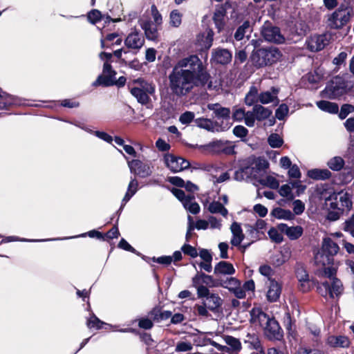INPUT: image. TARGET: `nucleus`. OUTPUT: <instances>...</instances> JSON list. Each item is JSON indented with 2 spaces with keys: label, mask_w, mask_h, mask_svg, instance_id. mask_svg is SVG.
<instances>
[{
  "label": "nucleus",
  "mask_w": 354,
  "mask_h": 354,
  "mask_svg": "<svg viewBox=\"0 0 354 354\" xmlns=\"http://www.w3.org/2000/svg\"><path fill=\"white\" fill-rule=\"evenodd\" d=\"M169 88L177 96H185L194 87H212L211 76L197 55L179 60L168 77Z\"/></svg>",
  "instance_id": "f257e3e1"
},
{
  "label": "nucleus",
  "mask_w": 354,
  "mask_h": 354,
  "mask_svg": "<svg viewBox=\"0 0 354 354\" xmlns=\"http://www.w3.org/2000/svg\"><path fill=\"white\" fill-rule=\"evenodd\" d=\"M281 56V52L276 47L259 48L253 50L250 60L253 66L261 68L277 63Z\"/></svg>",
  "instance_id": "f03ea898"
},
{
  "label": "nucleus",
  "mask_w": 354,
  "mask_h": 354,
  "mask_svg": "<svg viewBox=\"0 0 354 354\" xmlns=\"http://www.w3.org/2000/svg\"><path fill=\"white\" fill-rule=\"evenodd\" d=\"M353 15V8L342 3L334 12L326 15V26L330 30H341L347 25Z\"/></svg>",
  "instance_id": "7ed1b4c3"
},
{
  "label": "nucleus",
  "mask_w": 354,
  "mask_h": 354,
  "mask_svg": "<svg viewBox=\"0 0 354 354\" xmlns=\"http://www.w3.org/2000/svg\"><path fill=\"white\" fill-rule=\"evenodd\" d=\"M133 84L136 86H131L129 84L128 85L131 94L142 105L149 104L151 102L150 95L155 93V85L142 77L133 80Z\"/></svg>",
  "instance_id": "20e7f679"
},
{
  "label": "nucleus",
  "mask_w": 354,
  "mask_h": 354,
  "mask_svg": "<svg viewBox=\"0 0 354 354\" xmlns=\"http://www.w3.org/2000/svg\"><path fill=\"white\" fill-rule=\"evenodd\" d=\"M229 140H215L203 145H189L192 149H199L207 151L212 155H220L221 153L230 156L236 153L234 145H231Z\"/></svg>",
  "instance_id": "39448f33"
},
{
  "label": "nucleus",
  "mask_w": 354,
  "mask_h": 354,
  "mask_svg": "<svg viewBox=\"0 0 354 354\" xmlns=\"http://www.w3.org/2000/svg\"><path fill=\"white\" fill-rule=\"evenodd\" d=\"M339 248L338 245L330 238L326 237L323 239L321 252L315 255L317 263L323 266L333 265L334 256L337 254Z\"/></svg>",
  "instance_id": "423d86ee"
},
{
  "label": "nucleus",
  "mask_w": 354,
  "mask_h": 354,
  "mask_svg": "<svg viewBox=\"0 0 354 354\" xmlns=\"http://www.w3.org/2000/svg\"><path fill=\"white\" fill-rule=\"evenodd\" d=\"M207 108L213 111L214 118L218 120L214 121L216 131H225L228 130L232 125L230 122V109L229 108L223 107L220 104H209Z\"/></svg>",
  "instance_id": "0eeeda50"
},
{
  "label": "nucleus",
  "mask_w": 354,
  "mask_h": 354,
  "mask_svg": "<svg viewBox=\"0 0 354 354\" xmlns=\"http://www.w3.org/2000/svg\"><path fill=\"white\" fill-rule=\"evenodd\" d=\"M263 327V334L268 340L275 342L283 339V330L273 316L266 319Z\"/></svg>",
  "instance_id": "6e6552de"
},
{
  "label": "nucleus",
  "mask_w": 354,
  "mask_h": 354,
  "mask_svg": "<svg viewBox=\"0 0 354 354\" xmlns=\"http://www.w3.org/2000/svg\"><path fill=\"white\" fill-rule=\"evenodd\" d=\"M261 33L263 39L274 44H283L285 37L281 33L279 27L273 26L271 22L266 21L263 25Z\"/></svg>",
  "instance_id": "1a4fd4ad"
},
{
  "label": "nucleus",
  "mask_w": 354,
  "mask_h": 354,
  "mask_svg": "<svg viewBox=\"0 0 354 354\" xmlns=\"http://www.w3.org/2000/svg\"><path fill=\"white\" fill-rule=\"evenodd\" d=\"M330 99H335L346 93V83L339 77L335 78L330 85H327L322 91Z\"/></svg>",
  "instance_id": "9d476101"
},
{
  "label": "nucleus",
  "mask_w": 354,
  "mask_h": 354,
  "mask_svg": "<svg viewBox=\"0 0 354 354\" xmlns=\"http://www.w3.org/2000/svg\"><path fill=\"white\" fill-rule=\"evenodd\" d=\"M221 284L220 287L228 289L237 299H244L246 297L244 290L241 288V281L235 277H227L225 279L221 278Z\"/></svg>",
  "instance_id": "9b49d317"
},
{
  "label": "nucleus",
  "mask_w": 354,
  "mask_h": 354,
  "mask_svg": "<svg viewBox=\"0 0 354 354\" xmlns=\"http://www.w3.org/2000/svg\"><path fill=\"white\" fill-rule=\"evenodd\" d=\"M232 59V53L227 48H216L212 49L210 62L212 64L225 66Z\"/></svg>",
  "instance_id": "f8f14e48"
},
{
  "label": "nucleus",
  "mask_w": 354,
  "mask_h": 354,
  "mask_svg": "<svg viewBox=\"0 0 354 354\" xmlns=\"http://www.w3.org/2000/svg\"><path fill=\"white\" fill-rule=\"evenodd\" d=\"M307 48L311 52H318L323 50L328 44V40L325 34L311 36L306 41Z\"/></svg>",
  "instance_id": "ddd939ff"
},
{
  "label": "nucleus",
  "mask_w": 354,
  "mask_h": 354,
  "mask_svg": "<svg viewBox=\"0 0 354 354\" xmlns=\"http://www.w3.org/2000/svg\"><path fill=\"white\" fill-rule=\"evenodd\" d=\"M226 4L227 2L224 5L217 6L212 17V20L218 33L224 30L226 24L225 20V17L227 14Z\"/></svg>",
  "instance_id": "4468645a"
},
{
  "label": "nucleus",
  "mask_w": 354,
  "mask_h": 354,
  "mask_svg": "<svg viewBox=\"0 0 354 354\" xmlns=\"http://www.w3.org/2000/svg\"><path fill=\"white\" fill-rule=\"evenodd\" d=\"M131 172L134 173L142 178L151 175V170L147 164L144 163L138 159L132 160L129 162Z\"/></svg>",
  "instance_id": "2eb2a0df"
},
{
  "label": "nucleus",
  "mask_w": 354,
  "mask_h": 354,
  "mask_svg": "<svg viewBox=\"0 0 354 354\" xmlns=\"http://www.w3.org/2000/svg\"><path fill=\"white\" fill-rule=\"evenodd\" d=\"M278 230L284 233L290 240H297L300 238L304 232V229L300 225L289 227L286 223H279Z\"/></svg>",
  "instance_id": "dca6fc26"
},
{
  "label": "nucleus",
  "mask_w": 354,
  "mask_h": 354,
  "mask_svg": "<svg viewBox=\"0 0 354 354\" xmlns=\"http://www.w3.org/2000/svg\"><path fill=\"white\" fill-rule=\"evenodd\" d=\"M203 302L206 304L209 310L214 313L222 312L223 300L217 293L211 294Z\"/></svg>",
  "instance_id": "f3484780"
},
{
  "label": "nucleus",
  "mask_w": 354,
  "mask_h": 354,
  "mask_svg": "<svg viewBox=\"0 0 354 354\" xmlns=\"http://www.w3.org/2000/svg\"><path fill=\"white\" fill-rule=\"evenodd\" d=\"M270 285L267 291L266 297L269 302H276L281 294L282 286L274 279H269Z\"/></svg>",
  "instance_id": "a211bd4d"
},
{
  "label": "nucleus",
  "mask_w": 354,
  "mask_h": 354,
  "mask_svg": "<svg viewBox=\"0 0 354 354\" xmlns=\"http://www.w3.org/2000/svg\"><path fill=\"white\" fill-rule=\"evenodd\" d=\"M193 342L194 344H195L197 346H205L207 345H211L221 352H225L229 351L228 347L219 344L218 343L211 339L210 338H207L203 334L196 335L193 339Z\"/></svg>",
  "instance_id": "6ab92c4d"
},
{
  "label": "nucleus",
  "mask_w": 354,
  "mask_h": 354,
  "mask_svg": "<svg viewBox=\"0 0 354 354\" xmlns=\"http://www.w3.org/2000/svg\"><path fill=\"white\" fill-rule=\"evenodd\" d=\"M116 73V71L111 66V63L104 62L102 73L97 77L96 80L93 83V86H104V79H101L100 77L106 78L110 77V78L112 79L113 77H114V76H115Z\"/></svg>",
  "instance_id": "aec40b11"
},
{
  "label": "nucleus",
  "mask_w": 354,
  "mask_h": 354,
  "mask_svg": "<svg viewBox=\"0 0 354 354\" xmlns=\"http://www.w3.org/2000/svg\"><path fill=\"white\" fill-rule=\"evenodd\" d=\"M141 28L145 31L146 38L151 41H158L159 33L156 26H153V23L150 20L141 21L140 23Z\"/></svg>",
  "instance_id": "412c9836"
},
{
  "label": "nucleus",
  "mask_w": 354,
  "mask_h": 354,
  "mask_svg": "<svg viewBox=\"0 0 354 354\" xmlns=\"http://www.w3.org/2000/svg\"><path fill=\"white\" fill-rule=\"evenodd\" d=\"M145 39L138 32H133L127 37L124 40L125 45L133 49H140L144 44Z\"/></svg>",
  "instance_id": "4be33fe9"
},
{
  "label": "nucleus",
  "mask_w": 354,
  "mask_h": 354,
  "mask_svg": "<svg viewBox=\"0 0 354 354\" xmlns=\"http://www.w3.org/2000/svg\"><path fill=\"white\" fill-rule=\"evenodd\" d=\"M148 316L150 317L155 322H160L167 320L171 317V311L162 310V307L156 306L149 313Z\"/></svg>",
  "instance_id": "5701e85b"
},
{
  "label": "nucleus",
  "mask_w": 354,
  "mask_h": 354,
  "mask_svg": "<svg viewBox=\"0 0 354 354\" xmlns=\"http://www.w3.org/2000/svg\"><path fill=\"white\" fill-rule=\"evenodd\" d=\"M290 256L291 252L290 250L284 248L270 257L271 263L276 268L280 267L290 259Z\"/></svg>",
  "instance_id": "b1692460"
},
{
  "label": "nucleus",
  "mask_w": 354,
  "mask_h": 354,
  "mask_svg": "<svg viewBox=\"0 0 354 354\" xmlns=\"http://www.w3.org/2000/svg\"><path fill=\"white\" fill-rule=\"evenodd\" d=\"M250 323L259 322L261 326H263L264 322L270 317L266 313H265L260 307H254L250 311Z\"/></svg>",
  "instance_id": "393cba45"
},
{
  "label": "nucleus",
  "mask_w": 354,
  "mask_h": 354,
  "mask_svg": "<svg viewBox=\"0 0 354 354\" xmlns=\"http://www.w3.org/2000/svg\"><path fill=\"white\" fill-rule=\"evenodd\" d=\"M244 343L248 345V348L250 350H254L257 352L263 353V348L261 346L259 336L255 333H248Z\"/></svg>",
  "instance_id": "a878e982"
},
{
  "label": "nucleus",
  "mask_w": 354,
  "mask_h": 354,
  "mask_svg": "<svg viewBox=\"0 0 354 354\" xmlns=\"http://www.w3.org/2000/svg\"><path fill=\"white\" fill-rule=\"evenodd\" d=\"M236 272L233 265L225 261L218 262L214 267V273L216 276L220 277V274L231 275Z\"/></svg>",
  "instance_id": "bb28decb"
},
{
  "label": "nucleus",
  "mask_w": 354,
  "mask_h": 354,
  "mask_svg": "<svg viewBox=\"0 0 354 354\" xmlns=\"http://www.w3.org/2000/svg\"><path fill=\"white\" fill-rule=\"evenodd\" d=\"M17 104V99L15 96L10 94H6L0 100V111H10L13 106ZM6 115H8V113L6 112H0V117H3Z\"/></svg>",
  "instance_id": "cd10ccee"
},
{
  "label": "nucleus",
  "mask_w": 354,
  "mask_h": 354,
  "mask_svg": "<svg viewBox=\"0 0 354 354\" xmlns=\"http://www.w3.org/2000/svg\"><path fill=\"white\" fill-rule=\"evenodd\" d=\"M179 158V156L170 153L165 156V164L173 173H178L183 170V167H182V165L180 163V161L178 160Z\"/></svg>",
  "instance_id": "c85d7f7f"
},
{
  "label": "nucleus",
  "mask_w": 354,
  "mask_h": 354,
  "mask_svg": "<svg viewBox=\"0 0 354 354\" xmlns=\"http://www.w3.org/2000/svg\"><path fill=\"white\" fill-rule=\"evenodd\" d=\"M307 176L315 180H325L331 178L332 173L327 169H312L308 171Z\"/></svg>",
  "instance_id": "c756f323"
},
{
  "label": "nucleus",
  "mask_w": 354,
  "mask_h": 354,
  "mask_svg": "<svg viewBox=\"0 0 354 354\" xmlns=\"http://www.w3.org/2000/svg\"><path fill=\"white\" fill-rule=\"evenodd\" d=\"M231 232L233 235V238L231 240V243L234 246H238L243 241L245 235L243 233V230L240 223L237 222H233L231 225Z\"/></svg>",
  "instance_id": "7c9ffc66"
},
{
  "label": "nucleus",
  "mask_w": 354,
  "mask_h": 354,
  "mask_svg": "<svg viewBox=\"0 0 354 354\" xmlns=\"http://www.w3.org/2000/svg\"><path fill=\"white\" fill-rule=\"evenodd\" d=\"M328 344L334 348H348L350 346L349 339L344 335H331L329 336L327 340Z\"/></svg>",
  "instance_id": "2f4dec72"
},
{
  "label": "nucleus",
  "mask_w": 354,
  "mask_h": 354,
  "mask_svg": "<svg viewBox=\"0 0 354 354\" xmlns=\"http://www.w3.org/2000/svg\"><path fill=\"white\" fill-rule=\"evenodd\" d=\"M279 89L274 86L271 87V92L265 91L261 92L259 95V101L263 104H268L270 102L277 100V104L279 103V100L277 98V95L278 94Z\"/></svg>",
  "instance_id": "473e14b6"
},
{
  "label": "nucleus",
  "mask_w": 354,
  "mask_h": 354,
  "mask_svg": "<svg viewBox=\"0 0 354 354\" xmlns=\"http://www.w3.org/2000/svg\"><path fill=\"white\" fill-rule=\"evenodd\" d=\"M138 183L136 178L132 179L128 186V190L126 192L120 205V210H123L126 203L136 193L138 190Z\"/></svg>",
  "instance_id": "72a5a7b5"
},
{
  "label": "nucleus",
  "mask_w": 354,
  "mask_h": 354,
  "mask_svg": "<svg viewBox=\"0 0 354 354\" xmlns=\"http://www.w3.org/2000/svg\"><path fill=\"white\" fill-rule=\"evenodd\" d=\"M224 340L227 344L226 346L229 348V351L225 353L232 351V353H237L241 350V343L239 339L231 335H225Z\"/></svg>",
  "instance_id": "f704fd0d"
},
{
  "label": "nucleus",
  "mask_w": 354,
  "mask_h": 354,
  "mask_svg": "<svg viewBox=\"0 0 354 354\" xmlns=\"http://www.w3.org/2000/svg\"><path fill=\"white\" fill-rule=\"evenodd\" d=\"M317 106L322 111L329 113L336 114L339 112V106L335 102H331L326 100H320L317 102Z\"/></svg>",
  "instance_id": "c9c22d12"
},
{
  "label": "nucleus",
  "mask_w": 354,
  "mask_h": 354,
  "mask_svg": "<svg viewBox=\"0 0 354 354\" xmlns=\"http://www.w3.org/2000/svg\"><path fill=\"white\" fill-rule=\"evenodd\" d=\"M270 214L278 219L291 221L295 218V214L290 209H285L281 207L274 208Z\"/></svg>",
  "instance_id": "e433bc0d"
},
{
  "label": "nucleus",
  "mask_w": 354,
  "mask_h": 354,
  "mask_svg": "<svg viewBox=\"0 0 354 354\" xmlns=\"http://www.w3.org/2000/svg\"><path fill=\"white\" fill-rule=\"evenodd\" d=\"M253 110L256 114V119L258 121H263L269 118L272 113L270 109L261 104H254Z\"/></svg>",
  "instance_id": "4c0bfd02"
},
{
  "label": "nucleus",
  "mask_w": 354,
  "mask_h": 354,
  "mask_svg": "<svg viewBox=\"0 0 354 354\" xmlns=\"http://www.w3.org/2000/svg\"><path fill=\"white\" fill-rule=\"evenodd\" d=\"M194 122L199 128L204 129L211 132H214L216 131L214 121L212 120L211 119L198 118L195 119Z\"/></svg>",
  "instance_id": "58836bf2"
},
{
  "label": "nucleus",
  "mask_w": 354,
  "mask_h": 354,
  "mask_svg": "<svg viewBox=\"0 0 354 354\" xmlns=\"http://www.w3.org/2000/svg\"><path fill=\"white\" fill-rule=\"evenodd\" d=\"M86 326L89 328H95L97 330L107 328L110 325L100 320L94 313L86 322Z\"/></svg>",
  "instance_id": "ea45409f"
},
{
  "label": "nucleus",
  "mask_w": 354,
  "mask_h": 354,
  "mask_svg": "<svg viewBox=\"0 0 354 354\" xmlns=\"http://www.w3.org/2000/svg\"><path fill=\"white\" fill-rule=\"evenodd\" d=\"M329 287L332 295L339 298L344 292V286L342 282L337 277H334L331 283H329Z\"/></svg>",
  "instance_id": "a19ab883"
},
{
  "label": "nucleus",
  "mask_w": 354,
  "mask_h": 354,
  "mask_svg": "<svg viewBox=\"0 0 354 354\" xmlns=\"http://www.w3.org/2000/svg\"><path fill=\"white\" fill-rule=\"evenodd\" d=\"M207 209L212 214H221L224 217L227 216L228 214V211L224 207V205L219 201H213L210 203Z\"/></svg>",
  "instance_id": "79ce46f5"
},
{
  "label": "nucleus",
  "mask_w": 354,
  "mask_h": 354,
  "mask_svg": "<svg viewBox=\"0 0 354 354\" xmlns=\"http://www.w3.org/2000/svg\"><path fill=\"white\" fill-rule=\"evenodd\" d=\"M316 288H317V292L322 297H323L324 298H327L328 297L330 299H334V296L332 295V293L330 292L328 281H326L322 283H319L317 281Z\"/></svg>",
  "instance_id": "37998d69"
},
{
  "label": "nucleus",
  "mask_w": 354,
  "mask_h": 354,
  "mask_svg": "<svg viewBox=\"0 0 354 354\" xmlns=\"http://www.w3.org/2000/svg\"><path fill=\"white\" fill-rule=\"evenodd\" d=\"M259 101L258 89L256 86H252L245 97V103L248 106H252Z\"/></svg>",
  "instance_id": "c03bdc74"
},
{
  "label": "nucleus",
  "mask_w": 354,
  "mask_h": 354,
  "mask_svg": "<svg viewBox=\"0 0 354 354\" xmlns=\"http://www.w3.org/2000/svg\"><path fill=\"white\" fill-rule=\"evenodd\" d=\"M252 29L250 28V22L248 20L245 21L242 25L238 27L235 33H234V39L236 41L242 40L245 35L247 32H251Z\"/></svg>",
  "instance_id": "a18cd8bd"
},
{
  "label": "nucleus",
  "mask_w": 354,
  "mask_h": 354,
  "mask_svg": "<svg viewBox=\"0 0 354 354\" xmlns=\"http://www.w3.org/2000/svg\"><path fill=\"white\" fill-rule=\"evenodd\" d=\"M170 191L174 194V196L182 203L183 205L186 201L189 202V200L195 199V197L194 195H192V194L186 195L185 192L183 189L172 187L170 189Z\"/></svg>",
  "instance_id": "49530a36"
},
{
  "label": "nucleus",
  "mask_w": 354,
  "mask_h": 354,
  "mask_svg": "<svg viewBox=\"0 0 354 354\" xmlns=\"http://www.w3.org/2000/svg\"><path fill=\"white\" fill-rule=\"evenodd\" d=\"M201 277L203 278V283L206 285V286L214 288V287H220L221 277L216 276L214 278L211 275L206 274L204 272H201Z\"/></svg>",
  "instance_id": "de8ad7c7"
},
{
  "label": "nucleus",
  "mask_w": 354,
  "mask_h": 354,
  "mask_svg": "<svg viewBox=\"0 0 354 354\" xmlns=\"http://www.w3.org/2000/svg\"><path fill=\"white\" fill-rule=\"evenodd\" d=\"M345 162L340 156H335L330 159L327 162V166L333 171H339L344 166Z\"/></svg>",
  "instance_id": "09e8293b"
},
{
  "label": "nucleus",
  "mask_w": 354,
  "mask_h": 354,
  "mask_svg": "<svg viewBox=\"0 0 354 354\" xmlns=\"http://www.w3.org/2000/svg\"><path fill=\"white\" fill-rule=\"evenodd\" d=\"M128 331L133 333V334L138 335L140 340L143 342L146 345L151 346L152 342H153L151 335L147 332H140V330L136 328H128Z\"/></svg>",
  "instance_id": "8fccbe9b"
},
{
  "label": "nucleus",
  "mask_w": 354,
  "mask_h": 354,
  "mask_svg": "<svg viewBox=\"0 0 354 354\" xmlns=\"http://www.w3.org/2000/svg\"><path fill=\"white\" fill-rule=\"evenodd\" d=\"M120 236V233L118 229V218H117L116 221L112 228L107 232L104 234L103 233L102 241H109L113 239H118Z\"/></svg>",
  "instance_id": "3c124183"
},
{
  "label": "nucleus",
  "mask_w": 354,
  "mask_h": 354,
  "mask_svg": "<svg viewBox=\"0 0 354 354\" xmlns=\"http://www.w3.org/2000/svg\"><path fill=\"white\" fill-rule=\"evenodd\" d=\"M100 78L104 79V87L111 86L113 85H115L119 88L122 87L125 85L127 81V79L124 76H121L118 80L115 79V76H114V77H113L112 79H111L110 77L106 78Z\"/></svg>",
  "instance_id": "603ef678"
},
{
  "label": "nucleus",
  "mask_w": 354,
  "mask_h": 354,
  "mask_svg": "<svg viewBox=\"0 0 354 354\" xmlns=\"http://www.w3.org/2000/svg\"><path fill=\"white\" fill-rule=\"evenodd\" d=\"M135 322H138V326L140 328L146 330L151 329L154 326L153 320L149 316L140 317L136 319Z\"/></svg>",
  "instance_id": "864d4df0"
},
{
  "label": "nucleus",
  "mask_w": 354,
  "mask_h": 354,
  "mask_svg": "<svg viewBox=\"0 0 354 354\" xmlns=\"http://www.w3.org/2000/svg\"><path fill=\"white\" fill-rule=\"evenodd\" d=\"M268 142L272 148H279L283 144V138L277 133H271L268 138Z\"/></svg>",
  "instance_id": "5fc2aeb1"
},
{
  "label": "nucleus",
  "mask_w": 354,
  "mask_h": 354,
  "mask_svg": "<svg viewBox=\"0 0 354 354\" xmlns=\"http://www.w3.org/2000/svg\"><path fill=\"white\" fill-rule=\"evenodd\" d=\"M269 167V162L264 158H258L254 167H251L253 173H259Z\"/></svg>",
  "instance_id": "6e6d98bb"
},
{
  "label": "nucleus",
  "mask_w": 354,
  "mask_h": 354,
  "mask_svg": "<svg viewBox=\"0 0 354 354\" xmlns=\"http://www.w3.org/2000/svg\"><path fill=\"white\" fill-rule=\"evenodd\" d=\"M87 18L91 24H95L102 19L103 15L99 10L93 9L88 12Z\"/></svg>",
  "instance_id": "4d7b16f0"
},
{
  "label": "nucleus",
  "mask_w": 354,
  "mask_h": 354,
  "mask_svg": "<svg viewBox=\"0 0 354 354\" xmlns=\"http://www.w3.org/2000/svg\"><path fill=\"white\" fill-rule=\"evenodd\" d=\"M278 227L276 229L272 227L268 232L270 239L276 243H280L283 241V237L281 232H279Z\"/></svg>",
  "instance_id": "13d9d810"
},
{
  "label": "nucleus",
  "mask_w": 354,
  "mask_h": 354,
  "mask_svg": "<svg viewBox=\"0 0 354 354\" xmlns=\"http://www.w3.org/2000/svg\"><path fill=\"white\" fill-rule=\"evenodd\" d=\"M259 183L268 186L271 189H277L279 186V181L274 178L271 176H268L266 177V179H261L259 180Z\"/></svg>",
  "instance_id": "bf43d9fd"
},
{
  "label": "nucleus",
  "mask_w": 354,
  "mask_h": 354,
  "mask_svg": "<svg viewBox=\"0 0 354 354\" xmlns=\"http://www.w3.org/2000/svg\"><path fill=\"white\" fill-rule=\"evenodd\" d=\"M279 194L281 196L286 197L288 201H292L295 198V196L292 192V189L288 184H285L281 186L279 189Z\"/></svg>",
  "instance_id": "052dcab7"
},
{
  "label": "nucleus",
  "mask_w": 354,
  "mask_h": 354,
  "mask_svg": "<svg viewBox=\"0 0 354 354\" xmlns=\"http://www.w3.org/2000/svg\"><path fill=\"white\" fill-rule=\"evenodd\" d=\"M193 201L194 200H189V202H185L183 207L191 214H197L200 212V206L198 203L193 202Z\"/></svg>",
  "instance_id": "680f3d73"
},
{
  "label": "nucleus",
  "mask_w": 354,
  "mask_h": 354,
  "mask_svg": "<svg viewBox=\"0 0 354 354\" xmlns=\"http://www.w3.org/2000/svg\"><path fill=\"white\" fill-rule=\"evenodd\" d=\"M182 14L178 10H174L170 13V23L174 27H178L181 24Z\"/></svg>",
  "instance_id": "e2e57ef3"
},
{
  "label": "nucleus",
  "mask_w": 354,
  "mask_h": 354,
  "mask_svg": "<svg viewBox=\"0 0 354 354\" xmlns=\"http://www.w3.org/2000/svg\"><path fill=\"white\" fill-rule=\"evenodd\" d=\"M354 111V106L350 104H344L338 112V116L341 120L345 119L348 115Z\"/></svg>",
  "instance_id": "0e129e2a"
},
{
  "label": "nucleus",
  "mask_w": 354,
  "mask_h": 354,
  "mask_svg": "<svg viewBox=\"0 0 354 354\" xmlns=\"http://www.w3.org/2000/svg\"><path fill=\"white\" fill-rule=\"evenodd\" d=\"M181 250L185 255L189 256L192 258H196L198 255L196 248L188 243H185L181 247Z\"/></svg>",
  "instance_id": "69168bd1"
},
{
  "label": "nucleus",
  "mask_w": 354,
  "mask_h": 354,
  "mask_svg": "<svg viewBox=\"0 0 354 354\" xmlns=\"http://www.w3.org/2000/svg\"><path fill=\"white\" fill-rule=\"evenodd\" d=\"M288 106L286 104H281L275 111V117L279 120H283L288 113Z\"/></svg>",
  "instance_id": "338daca9"
},
{
  "label": "nucleus",
  "mask_w": 354,
  "mask_h": 354,
  "mask_svg": "<svg viewBox=\"0 0 354 354\" xmlns=\"http://www.w3.org/2000/svg\"><path fill=\"white\" fill-rule=\"evenodd\" d=\"M194 308L196 311V314L200 317H208L210 316V314L208 312V308L206 304H205L203 302L201 305L198 304H195Z\"/></svg>",
  "instance_id": "774afa93"
}]
</instances>
